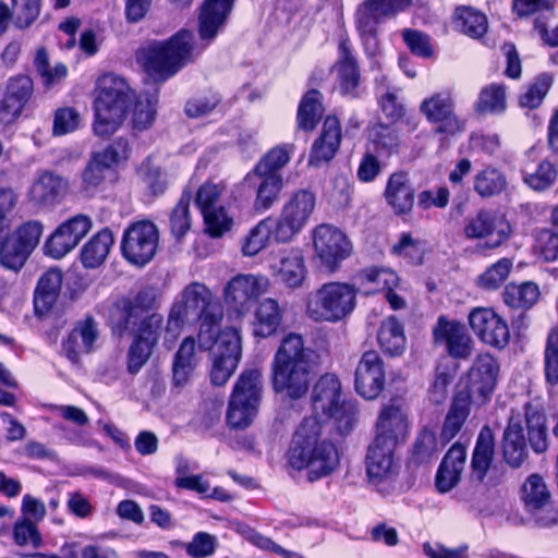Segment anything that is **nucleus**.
<instances>
[{"instance_id":"nucleus-1","label":"nucleus","mask_w":558,"mask_h":558,"mask_svg":"<svg viewBox=\"0 0 558 558\" xmlns=\"http://www.w3.org/2000/svg\"><path fill=\"white\" fill-rule=\"evenodd\" d=\"M234 0H205L198 15L199 43L191 31L181 29L167 40H154L142 48L140 58L146 72L166 81L193 62L221 33Z\"/></svg>"},{"instance_id":"nucleus-2","label":"nucleus","mask_w":558,"mask_h":558,"mask_svg":"<svg viewBox=\"0 0 558 558\" xmlns=\"http://www.w3.org/2000/svg\"><path fill=\"white\" fill-rule=\"evenodd\" d=\"M223 310L220 302L203 283L192 282L181 292L180 301L171 307L167 331H177L185 324H199L198 349L209 350L219 335Z\"/></svg>"},{"instance_id":"nucleus-3","label":"nucleus","mask_w":558,"mask_h":558,"mask_svg":"<svg viewBox=\"0 0 558 558\" xmlns=\"http://www.w3.org/2000/svg\"><path fill=\"white\" fill-rule=\"evenodd\" d=\"M314 378L313 353L296 333L286 336L271 363V386L276 393L291 400L306 396Z\"/></svg>"},{"instance_id":"nucleus-4","label":"nucleus","mask_w":558,"mask_h":558,"mask_svg":"<svg viewBox=\"0 0 558 558\" xmlns=\"http://www.w3.org/2000/svg\"><path fill=\"white\" fill-rule=\"evenodd\" d=\"M322 425L316 417H305L295 430L288 452V461L294 470H307L310 482L333 473L339 465V452L335 444L320 439Z\"/></svg>"},{"instance_id":"nucleus-5","label":"nucleus","mask_w":558,"mask_h":558,"mask_svg":"<svg viewBox=\"0 0 558 558\" xmlns=\"http://www.w3.org/2000/svg\"><path fill=\"white\" fill-rule=\"evenodd\" d=\"M498 373L497 360L490 354H480L460 377L456 392V433L465 422L472 405L481 407L490 400Z\"/></svg>"},{"instance_id":"nucleus-6","label":"nucleus","mask_w":558,"mask_h":558,"mask_svg":"<svg viewBox=\"0 0 558 558\" xmlns=\"http://www.w3.org/2000/svg\"><path fill=\"white\" fill-rule=\"evenodd\" d=\"M155 305L156 292L149 287L123 298L117 305L120 313L117 327L120 331L129 330L133 339L156 347L163 330V317L155 311Z\"/></svg>"},{"instance_id":"nucleus-7","label":"nucleus","mask_w":558,"mask_h":558,"mask_svg":"<svg viewBox=\"0 0 558 558\" xmlns=\"http://www.w3.org/2000/svg\"><path fill=\"white\" fill-rule=\"evenodd\" d=\"M98 95L94 101V133L110 136L122 124L134 94L124 78L106 74L98 80Z\"/></svg>"},{"instance_id":"nucleus-8","label":"nucleus","mask_w":558,"mask_h":558,"mask_svg":"<svg viewBox=\"0 0 558 558\" xmlns=\"http://www.w3.org/2000/svg\"><path fill=\"white\" fill-rule=\"evenodd\" d=\"M356 306V290L344 282H328L307 295L306 314L315 322L338 323Z\"/></svg>"},{"instance_id":"nucleus-9","label":"nucleus","mask_w":558,"mask_h":558,"mask_svg":"<svg viewBox=\"0 0 558 558\" xmlns=\"http://www.w3.org/2000/svg\"><path fill=\"white\" fill-rule=\"evenodd\" d=\"M312 403L316 412H322L328 417L335 418L341 435L348 434L356 422V403L341 400V385L333 374L322 376L315 384Z\"/></svg>"},{"instance_id":"nucleus-10","label":"nucleus","mask_w":558,"mask_h":558,"mask_svg":"<svg viewBox=\"0 0 558 558\" xmlns=\"http://www.w3.org/2000/svg\"><path fill=\"white\" fill-rule=\"evenodd\" d=\"M262 372L257 368L246 369L240 375L227 412V423L231 428L244 429L252 424L262 398Z\"/></svg>"},{"instance_id":"nucleus-11","label":"nucleus","mask_w":558,"mask_h":558,"mask_svg":"<svg viewBox=\"0 0 558 558\" xmlns=\"http://www.w3.org/2000/svg\"><path fill=\"white\" fill-rule=\"evenodd\" d=\"M316 206L315 194L306 189H301L291 194L283 204L277 219L272 234L277 242H289L310 221Z\"/></svg>"},{"instance_id":"nucleus-12","label":"nucleus","mask_w":558,"mask_h":558,"mask_svg":"<svg viewBox=\"0 0 558 558\" xmlns=\"http://www.w3.org/2000/svg\"><path fill=\"white\" fill-rule=\"evenodd\" d=\"M159 230L150 220L131 223L123 232L121 252L123 257L135 266H145L156 255Z\"/></svg>"},{"instance_id":"nucleus-13","label":"nucleus","mask_w":558,"mask_h":558,"mask_svg":"<svg viewBox=\"0 0 558 558\" xmlns=\"http://www.w3.org/2000/svg\"><path fill=\"white\" fill-rule=\"evenodd\" d=\"M520 500L539 527L558 524V507L553 504L551 494L542 475L527 476L520 489Z\"/></svg>"},{"instance_id":"nucleus-14","label":"nucleus","mask_w":558,"mask_h":558,"mask_svg":"<svg viewBox=\"0 0 558 558\" xmlns=\"http://www.w3.org/2000/svg\"><path fill=\"white\" fill-rule=\"evenodd\" d=\"M268 288L269 280L264 275L238 274L227 282L223 300L229 311L236 316H244Z\"/></svg>"},{"instance_id":"nucleus-15","label":"nucleus","mask_w":558,"mask_h":558,"mask_svg":"<svg viewBox=\"0 0 558 558\" xmlns=\"http://www.w3.org/2000/svg\"><path fill=\"white\" fill-rule=\"evenodd\" d=\"M213 351L211 383L216 386L225 385L235 371L241 359V338L233 328H227L216 335Z\"/></svg>"},{"instance_id":"nucleus-16","label":"nucleus","mask_w":558,"mask_h":558,"mask_svg":"<svg viewBox=\"0 0 558 558\" xmlns=\"http://www.w3.org/2000/svg\"><path fill=\"white\" fill-rule=\"evenodd\" d=\"M10 223L12 221L10 220ZM43 233V225L39 221L31 220L23 223L14 234L9 232L3 238L4 256L3 266L12 270H19L25 264L31 252L37 246Z\"/></svg>"},{"instance_id":"nucleus-17","label":"nucleus","mask_w":558,"mask_h":558,"mask_svg":"<svg viewBox=\"0 0 558 558\" xmlns=\"http://www.w3.org/2000/svg\"><path fill=\"white\" fill-rule=\"evenodd\" d=\"M129 142L123 137L114 140L101 151L94 153L82 173L84 189L88 191L99 186L113 166L129 158Z\"/></svg>"},{"instance_id":"nucleus-18","label":"nucleus","mask_w":558,"mask_h":558,"mask_svg":"<svg viewBox=\"0 0 558 558\" xmlns=\"http://www.w3.org/2000/svg\"><path fill=\"white\" fill-rule=\"evenodd\" d=\"M313 241L317 256L329 271L336 270L351 253L345 234L328 225H320L314 230Z\"/></svg>"},{"instance_id":"nucleus-19","label":"nucleus","mask_w":558,"mask_h":558,"mask_svg":"<svg viewBox=\"0 0 558 558\" xmlns=\"http://www.w3.org/2000/svg\"><path fill=\"white\" fill-rule=\"evenodd\" d=\"M92 219L86 215H76L61 223L45 244V253L61 258L78 245L90 231Z\"/></svg>"},{"instance_id":"nucleus-20","label":"nucleus","mask_w":558,"mask_h":558,"mask_svg":"<svg viewBox=\"0 0 558 558\" xmlns=\"http://www.w3.org/2000/svg\"><path fill=\"white\" fill-rule=\"evenodd\" d=\"M464 233L470 239L489 238L487 246L495 248L506 242L512 228L506 217L494 210H481L469 220L464 227Z\"/></svg>"},{"instance_id":"nucleus-21","label":"nucleus","mask_w":558,"mask_h":558,"mask_svg":"<svg viewBox=\"0 0 558 558\" xmlns=\"http://www.w3.org/2000/svg\"><path fill=\"white\" fill-rule=\"evenodd\" d=\"M385 387L384 363L376 351L365 352L355 369V390L367 400L377 398Z\"/></svg>"},{"instance_id":"nucleus-22","label":"nucleus","mask_w":558,"mask_h":558,"mask_svg":"<svg viewBox=\"0 0 558 558\" xmlns=\"http://www.w3.org/2000/svg\"><path fill=\"white\" fill-rule=\"evenodd\" d=\"M469 323L483 342L499 349L505 348L509 343V327L493 310H473L469 314Z\"/></svg>"},{"instance_id":"nucleus-23","label":"nucleus","mask_w":558,"mask_h":558,"mask_svg":"<svg viewBox=\"0 0 558 558\" xmlns=\"http://www.w3.org/2000/svg\"><path fill=\"white\" fill-rule=\"evenodd\" d=\"M242 184L255 192L254 210L265 213L279 201L283 189V178L282 175H266L251 170L244 177Z\"/></svg>"},{"instance_id":"nucleus-24","label":"nucleus","mask_w":558,"mask_h":558,"mask_svg":"<svg viewBox=\"0 0 558 558\" xmlns=\"http://www.w3.org/2000/svg\"><path fill=\"white\" fill-rule=\"evenodd\" d=\"M342 138L341 125L335 116H328L322 128L319 136L314 141L308 166L318 168L328 163L337 154Z\"/></svg>"},{"instance_id":"nucleus-25","label":"nucleus","mask_w":558,"mask_h":558,"mask_svg":"<svg viewBox=\"0 0 558 558\" xmlns=\"http://www.w3.org/2000/svg\"><path fill=\"white\" fill-rule=\"evenodd\" d=\"M501 451L506 463L520 468L529 457V450L522 426L521 415L511 413L501 439Z\"/></svg>"},{"instance_id":"nucleus-26","label":"nucleus","mask_w":558,"mask_h":558,"mask_svg":"<svg viewBox=\"0 0 558 558\" xmlns=\"http://www.w3.org/2000/svg\"><path fill=\"white\" fill-rule=\"evenodd\" d=\"M34 85L29 76L20 75L8 82L4 98L0 101V120L10 123L23 111L33 95Z\"/></svg>"},{"instance_id":"nucleus-27","label":"nucleus","mask_w":558,"mask_h":558,"mask_svg":"<svg viewBox=\"0 0 558 558\" xmlns=\"http://www.w3.org/2000/svg\"><path fill=\"white\" fill-rule=\"evenodd\" d=\"M420 111L428 122L437 124V133H451L453 97L450 89L433 94L420 104Z\"/></svg>"},{"instance_id":"nucleus-28","label":"nucleus","mask_w":558,"mask_h":558,"mask_svg":"<svg viewBox=\"0 0 558 558\" xmlns=\"http://www.w3.org/2000/svg\"><path fill=\"white\" fill-rule=\"evenodd\" d=\"M408 437V421L402 409L398 405H385L376 422L375 438L390 441L392 445H400Z\"/></svg>"},{"instance_id":"nucleus-29","label":"nucleus","mask_w":558,"mask_h":558,"mask_svg":"<svg viewBox=\"0 0 558 558\" xmlns=\"http://www.w3.org/2000/svg\"><path fill=\"white\" fill-rule=\"evenodd\" d=\"M98 338V330L93 318L88 317L78 322L68 338L62 343V350L65 356L77 364L82 354L89 353L93 350L94 342Z\"/></svg>"},{"instance_id":"nucleus-30","label":"nucleus","mask_w":558,"mask_h":558,"mask_svg":"<svg viewBox=\"0 0 558 558\" xmlns=\"http://www.w3.org/2000/svg\"><path fill=\"white\" fill-rule=\"evenodd\" d=\"M415 190L407 172L392 173L387 182L385 197L396 215H405L412 210Z\"/></svg>"},{"instance_id":"nucleus-31","label":"nucleus","mask_w":558,"mask_h":558,"mask_svg":"<svg viewBox=\"0 0 558 558\" xmlns=\"http://www.w3.org/2000/svg\"><path fill=\"white\" fill-rule=\"evenodd\" d=\"M198 362L195 339L191 336L184 338L172 360V385L179 389L186 386Z\"/></svg>"},{"instance_id":"nucleus-32","label":"nucleus","mask_w":558,"mask_h":558,"mask_svg":"<svg viewBox=\"0 0 558 558\" xmlns=\"http://www.w3.org/2000/svg\"><path fill=\"white\" fill-rule=\"evenodd\" d=\"M306 272L304 256L299 248L283 251L278 265L275 266L276 278L291 289L300 288L303 284Z\"/></svg>"},{"instance_id":"nucleus-33","label":"nucleus","mask_w":558,"mask_h":558,"mask_svg":"<svg viewBox=\"0 0 558 558\" xmlns=\"http://www.w3.org/2000/svg\"><path fill=\"white\" fill-rule=\"evenodd\" d=\"M339 54L336 66L340 90L344 95L355 96L361 75L357 61L352 53L351 44L348 38L340 40Z\"/></svg>"},{"instance_id":"nucleus-34","label":"nucleus","mask_w":558,"mask_h":558,"mask_svg":"<svg viewBox=\"0 0 558 558\" xmlns=\"http://www.w3.org/2000/svg\"><path fill=\"white\" fill-rule=\"evenodd\" d=\"M66 182L52 172H44L33 183L29 199L39 206H52L58 203L66 191Z\"/></svg>"},{"instance_id":"nucleus-35","label":"nucleus","mask_w":558,"mask_h":558,"mask_svg":"<svg viewBox=\"0 0 558 558\" xmlns=\"http://www.w3.org/2000/svg\"><path fill=\"white\" fill-rule=\"evenodd\" d=\"M396 448L397 446L390 441H378L377 438H374L368 446L365 461L369 478L381 480L391 472Z\"/></svg>"},{"instance_id":"nucleus-36","label":"nucleus","mask_w":558,"mask_h":558,"mask_svg":"<svg viewBox=\"0 0 558 558\" xmlns=\"http://www.w3.org/2000/svg\"><path fill=\"white\" fill-rule=\"evenodd\" d=\"M282 314V308L275 299L263 300L255 310L253 335L257 338L274 336L281 325Z\"/></svg>"},{"instance_id":"nucleus-37","label":"nucleus","mask_w":558,"mask_h":558,"mask_svg":"<svg viewBox=\"0 0 558 558\" xmlns=\"http://www.w3.org/2000/svg\"><path fill=\"white\" fill-rule=\"evenodd\" d=\"M61 284L60 270L50 269L40 277L34 294V308L37 315H45L52 308L59 296Z\"/></svg>"},{"instance_id":"nucleus-38","label":"nucleus","mask_w":558,"mask_h":558,"mask_svg":"<svg viewBox=\"0 0 558 558\" xmlns=\"http://www.w3.org/2000/svg\"><path fill=\"white\" fill-rule=\"evenodd\" d=\"M495 456V435L487 425L483 426L476 439L472 456V470L478 481H483Z\"/></svg>"},{"instance_id":"nucleus-39","label":"nucleus","mask_w":558,"mask_h":558,"mask_svg":"<svg viewBox=\"0 0 558 558\" xmlns=\"http://www.w3.org/2000/svg\"><path fill=\"white\" fill-rule=\"evenodd\" d=\"M524 409L529 444L534 452L543 453L548 449L546 415L531 404H526Z\"/></svg>"},{"instance_id":"nucleus-40","label":"nucleus","mask_w":558,"mask_h":558,"mask_svg":"<svg viewBox=\"0 0 558 558\" xmlns=\"http://www.w3.org/2000/svg\"><path fill=\"white\" fill-rule=\"evenodd\" d=\"M114 242L108 228L98 231L82 248L81 260L86 268H96L107 258Z\"/></svg>"},{"instance_id":"nucleus-41","label":"nucleus","mask_w":558,"mask_h":558,"mask_svg":"<svg viewBox=\"0 0 558 558\" xmlns=\"http://www.w3.org/2000/svg\"><path fill=\"white\" fill-rule=\"evenodd\" d=\"M377 339L383 351L391 356L402 354L405 349L404 328L395 316H389L381 322Z\"/></svg>"},{"instance_id":"nucleus-42","label":"nucleus","mask_w":558,"mask_h":558,"mask_svg":"<svg viewBox=\"0 0 558 558\" xmlns=\"http://www.w3.org/2000/svg\"><path fill=\"white\" fill-rule=\"evenodd\" d=\"M368 140L380 156L389 157L399 153L401 141L395 123H375L368 130Z\"/></svg>"},{"instance_id":"nucleus-43","label":"nucleus","mask_w":558,"mask_h":558,"mask_svg":"<svg viewBox=\"0 0 558 558\" xmlns=\"http://www.w3.org/2000/svg\"><path fill=\"white\" fill-rule=\"evenodd\" d=\"M323 95L317 89L308 90L301 99L298 109V126L303 131H313L323 113Z\"/></svg>"},{"instance_id":"nucleus-44","label":"nucleus","mask_w":558,"mask_h":558,"mask_svg":"<svg viewBox=\"0 0 558 558\" xmlns=\"http://www.w3.org/2000/svg\"><path fill=\"white\" fill-rule=\"evenodd\" d=\"M357 280L365 287L364 293L372 294L387 289H395L398 284V276L387 268L369 267L357 274Z\"/></svg>"},{"instance_id":"nucleus-45","label":"nucleus","mask_w":558,"mask_h":558,"mask_svg":"<svg viewBox=\"0 0 558 558\" xmlns=\"http://www.w3.org/2000/svg\"><path fill=\"white\" fill-rule=\"evenodd\" d=\"M456 28L471 38L478 39L487 32V17L472 7L456 8Z\"/></svg>"},{"instance_id":"nucleus-46","label":"nucleus","mask_w":558,"mask_h":558,"mask_svg":"<svg viewBox=\"0 0 558 558\" xmlns=\"http://www.w3.org/2000/svg\"><path fill=\"white\" fill-rule=\"evenodd\" d=\"M414 0H366L359 9V13L373 17L376 23L395 17L398 13L408 10Z\"/></svg>"},{"instance_id":"nucleus-47","label":"nucleus","mask_w":558,"mask_h":558,"mask_svg":"<svg viewBox=\"0 0 558 558\" xmlns=\"http://www.w3.org/2000/svg\"><path fill=\"white\" fill-rule=\"evenodd\" d=\"M505 303L512 308H531L539 298L538 286L532 281L509 283L502 293Z\"/></svg>"},{"instance_id":"nucleus-48","label":"nucleus","mask_w":558,"mask_h":558,"mask_svg":"<svg viewBox=\"0 0 558 558\" xmlns=\"http://www.w3.org/2000/svg\"><path fill=\"white\" fill-rule=\"evenodd\" d=\"M293 150L292 144L276 146L259 159L252 171L266 175H281L280 170L290 161Z\"/></svg>"},{"instance_id":"nucleus-49","label":"nucleus","mask_w":558,"mask_h":558,"mask_svg":"<svg viewBox=\"0 0 558 558\" xmlns=\"http://www.w3.org/2000/svg\"><path fill=\"white\" fill-rule=\"evenodd\" d=\"M192 194L184 191L177 203L175 207L171 210L169 216V228L171 235L181 241L191 229L192 219L190 215V203Z\"/></svg>"},{"instance_id":"nucleus-50","label":"nucleus","mask_w":558,"mask_h":558,"mask_svg":"<svg viewBox=\"0 0 558 558\" xmlns=\"http://www.w3.org/2000/svg\"><path fill=\"white\" fill-rule=\"evenodd\" d=\"M558 177V166L548 159L542 160L531 172H525L524 183L534 191H546L550 189Z\"/></svg>"},{"instance_id":"nucleus-51","label":"nucleus","mask_w":558,"mask_h":558,"mask_svg":"<svg viewBox=\"0 0 558 558\" xmlns=\"http://www.w3.org/2000/svg\"><path fill=\"white\" fill-rule=\"evenodd\" d=\"M506 109V93L502 85L490 84L482 89L475 104L478 113H501Z\"/></svg>"},{"instance_id":"nucleus-52","label":"nucleus","mask_w":558,"mask_h":558,"mask_svg":"<svg viewBox=\"0 0 558 558\" xmlns=\"http://www.w3.org/2000/svg\"><path fill=\"white\" fill-rule=\"evenodd\" d=\"M157 95L142 94L135 102L132 123L136 131L150 128L156 119Z\"/></svg>"},{"instance_id":"nucleus-53","label":"nucleus","mask_w":558,"mask_h":558,"mask_svg":"<svg viewBox=\"0 0 558 558\" xmlns=\"http://www.w3.org/2000/svg\"><path fill=\"white\" fill-rule=\"evenodd\" d=\"M507 185L506 177L495 168H486L474 178V190L482 197L501 193Z\"/></svg>"},{"instance_id":"nucleus-54","label":"nucleus","mask_w":558,"mask_h":558,"mask_svg":"<svg viewBox=\"0 0 558 558\" xmlns=\"http://www.w3.org/2000/svg\"><path fill=\"white\" fill-rule=\"evenodd\" d=\"M544 376L550 386L558 385V323L546 337L544 349Z\"/></svg>"},{"instance_id":"nucleus-55","label":"nucleus","mask_w":558,"mask_h":558,"mask_svg":"<svg viewBox=\"0 0 558 558\" xmlns=\"http://www.w3.org/2000/svg\"><path fill=\"white\" fill-rule=\"evenodd\" d=\"M437 451V440L433 432L423 429L416 437L412 448L410 463L421 465L428 463Z\"/></svg>"},{"instance_id":"nucleus-56","label":"nucleus","mask_w":558,"mask_h":558,"mask_svg":"<svg viewBox=\"0 0 558 558\" xmlns=\"http://www.w3.org/2000/svg\"><path fill=\"white\" fill-rule=\"evenodd\" d=\"M512 267L513 263L510 258L499 259L481 275L478 279L480 286L488 290L499 288L508 278Z\"/></svg>"},{"instance_id":"nucleus-57","label":"nucleus","mask_w":558,"mask_h":558,"mask_svg":"<svg viewBox=\"0 0 558 558\" xmlns=\"http://www.w3.org/2000/svg\"><path fill=\"white\" fill-rule=\"evenodd\" d=\"M356 26L360 32L365 53L368 57H375L379 50V43L377 39V26L373 17L356 13Z\"/></svg>"},{"instance_id":"nucleus-58","label":"nucleus","mask_w":558,"mask_h":558,"mask_svg":"<svg viewBox=\"0 0 558 558\" xmlns=\"http://www.w3.org/2000/svg\"><path fill=\"white\" fill-rule=\"evenodd\" d=\"M155 345L142 342L132 338V342L126 353V369L130 374H137L149 361Z\"/></svg>"},{"instance_id":"nucleus-59","label":"nucleus","mask_w":558,"mask_h":558,"mask_svg":"<svg viewBox=\"0 0 558 558\" xmlns=\"http://www.w3.org/2000/svg\"><path fill=\"white\" fill-rule=\"evenodd\" d=\"M13 539L19 546L31 544L32 547L39 548L43 545V537L37 523L28 519L21 518L14 523Z\"/></svg>"},{"instance_id":"nucleus-60","label":"nucleus","mask_w":558,"mask_h":558,"mask_svg":"<svg viewBox=\"0 0 558 558\" xmlns=\"http://www.w3.org/2000/svg\"><path fill=\"white\" fill-rule=\"evenodd\" d=\"M270 226L266 220L258 222L247 234L242 245L246 256H254L267 246L270 236Z\"/></svg>"},{"instance_id":"nucleus-61","label":"nucleus","mask_w":558,"mask_h":558,"mask_svg":"<svg viewBox=\"0 0 558 558\" xmlns=\"http://www.w3.org/2000/svg\"><path fill=\"white\" fill-rule=\"evenodd\" d=\"M452 381V367L442 361L437 365L435 379L429 390V398L436 404H441L448 397V386Z\"/></svg>"},{"instance_id":"nucleus-62","label":"nucleus","mask_w":558,"mask_h":558,"mask_svg":"<svg viewBox=\"0 0 558 558\" xmlns=\"http://www.w3.org/2000/svg\"><path fill=\"white\" fill-rule=\"evenodd\" d=\"M223 189V185L215 184L213 182H206L199 186L195 203L202 214L208 213L221 206L220 197Z\"/></svg>"},{"instance_id":"nucleus-63","label":"nucleus","mask_w":558,"mask_h":558,"mask_svg":"<svg viewBox=\"0 0 558 558\" xmlns=\"http://www.w3.org/2000/svg\"><path fill=\"white\" fill-rule=\"evenodd\" d=\"M402 38L413 54L424 59L434 56L428 35L416 29L405 28L402 31Z\"/></svg>"},{"instance_id":"nucleus-64","label":"nucleus","mask_w":558,"mask_h":558,"mask_svg":"<svg viewBox=\"0 0 558 558\" xmlns=\"http://www.w3.org/2000/svg\"><path fill=\"white\" fill-rule=\"evenodd\" d=\"M184 547L189 556L193 558H206L214 555L217 547V538L209 533L198 532Z\"/></svg>"}]
</instances>
